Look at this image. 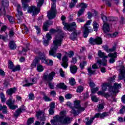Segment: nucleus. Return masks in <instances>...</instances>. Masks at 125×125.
<instances>
[{
    "mask_svg": "<svg viewBox=\"0 0 125 125\" xmlns=\"http://www.w3.org/2000/svg\"><path fill=\"white\" fill-rule=\"evenodd\" d=\"M16 90V88H10L7 90L6 93L8 95H12L13 93H15Z\"/></svg>",
    "mask_w": 125,
    "mask_h": 125,
    "instance_id": "28",
    "label": "nucleus"
},
{
    "mask_svg": "<svg viewBox=\"0 0 125 125\" xmlns=\"http://www.w3.org/2000/svg\"><path fill=\"white\" fill-rule=\"evenodd\" d=\"M29 98L30 100H34L35 99V96L33 94H30L29 95Z\"/></svg>",
    "mask_w": 125,
    "mask_h": 125,
    "instance_id": "57",
    "label": "nucleus"
},
{
    "mask_svg": "<svg viewBox=\"0 0 125 125\" xmlns=\"http://www.w3.org/2000/svg\"><path fill=\"white\" fill-rule=\"evenodd\" d=\"M57 87H58V88H62V89H66V88H67V86L64 83H59L57 84Z\"/></svg>",
    "mask_w": 125,
    "mask_h": 125,
    "instance_id": "34",
    "label": "nucleus"
},
{
    "mask_svg": "<svg viewBox=\"0 0 125 125\" xmlns=\"http://www.w3.org/2000/svg\"><path fill=\"white\" fill-rule=\"evenodd\" d=\"M98 87H96L95 88H92L91 89L92 93H96V91H98L99 90Z\"/></svg>",
    "mask_w": 125,
    "mask_h": 125,
    "instance_id": "52",
    "label": "nucleus"
},
{
    "mask_svg": "<svg viewBox=\"0 0 125 125\" xmlns=\"http://www.w3.org/2000/svg\"><path fill=\"white\" fill-rule=\"evenodd\" d=\"M76 7H81V9H85L87 7V4L84 2L78 4Z\"/></svg>",
    "mask_w": 125,
    "mask_h": 125,
    "instance_id": "30",
    "label": "nucleus"
},
{
    "mask_svg": "<svg viewBox=\"0 0 125 125\" xmlns=\"http://www.w3.org/2000/svg\"><path fill=\"white\" fill-rule=\"evenodd\" d=\"M108 57L110 58V59L109 61V63H113L115 61H116V58H117V52L114 53H109L108 55Z\"/></svg>",
    "mask_w": 125,
    "mask_h": 125,
    "instance_id": "21",
    "label": "nucleus"
},
{
    "mask_svg": "<svg viewBox=\"0 0 125 125\" xmlns=\"http://www.w3.org/2000/svg\"><path fill=\"white\" fill-rule=\"evenodd\" d=\"M108 116V113L106 112L103 113L102 114H100V113H98L96 114L94 117H92L89 120V117H87L85 120V122L86 123V125H90L92 124L93 120L95 118H100V119H104L105 117H107Z\"/></svg>",
    "mask_w": 125,
    "mask_h": 125,
    "instance_id": "8",
    "label": "nucleus"
},
{
    "mask_svg": "<svg viewBox=\"0 0 125 125\" xmlns=\"http://www.w3.org/2000/svg\"><path fill=\"white\" fill-rule=\"evenodd\" d=\"M104 109V104H100L98 105V111H101Z\"/></svg>",
    "mask_w": 125,
    "mask_h": 125,
    "instance_id": "43",
    "label": "nucleus"
},
{
    "mask_svg": "<svg viewBox=\"0 0 125 125\" xmlns=\"http://www.w3.org/2000/svg\"><path fill=\"white\" fill-rule=\"evenodd\" d=\"M93 27L94 31L97 32L98 28H99V24L96 21H94L93 22Z\"/></svg>",
    "mask_w": 125,
    "mask_h": 125,
    "instance_id": "29",
    "label": "nucleus"
},
{
    "mask_svg": "<svg viewBox=\"0 0 125 125\" xmlns=\"http://www.w3.org/2000/svg\"><path fill=\"white\" fill-rule=\"evenodd\" d=\"M83 90V87L79 86L77 89V92H82Z\"/></svg>",
    "mask_w": 125,
    "mask_h": 125,
    "instance_id": "48",
    "label": "nucleus"
},
{
    "mask_svg": "<svg viewBox=\"0 0 125 125\" xmlns=\"http://www.w3.org/2000/svg\"><path fill=\"white\" fill-rule=\"evenodd\" d=\"M121 87V84L117 83H114V86L110 87L109 88V91H112L113 93H116L118 91V88Z\"/></svg>",
    "mask_w": 125,
    "mask_h": 125,
    "instance_id": "22",
    "label": "nucleus"
},
{
    "mask_svg": "<svg viewBox=\"0 0 125 125\" xmlns=\"http://www.w3.org/2000/svg\"><path fill=\"white\" fill-rule=\"evenodd\" d=\"M46 39H44V37H43V44L45 46H47L49 44V41L51 40V35L49 33H47L45 36Z\"/></svg>",
    "mask_w": 125,
    "mask_h": 125,
    "instance_id": "20",
    "label": "nucleus"
},
{
    "mask_svg": "<svg viewBox=\"0 0 125 125\" xmlns=\"http://www.w3.org/2000/svg\"><path fill=\"white\" fill-rule=\"evenodd\" d=\"M108 86H109V84L108 83H104L103 85H102V89L103 91H106Z\"/></svg>",
    "mask_w": 125,
    "mask_h": 125,
    "instance_id": "39",
    "label": "nucleus"
},
{
    "mask_svg": "<svg viewBox=\"0 0 125 125\" xmlns=\"http://www.w3.org/2000/svg\"><path fill=\"white\" fill-rule=\"evenodd\" d=\"M7 18H8L10 23L13 24L14 23V18L13 17L10 16H7Z\"/></svg>",
    "mask_w": 125,
    "mask_h": 125,
    "instance_id": "40",
    "label": "nucleus"
},
{
    "mask_svg": "<svg viewBox=\"0 0 125 125\" xmlns=\"http://www.w3.org/2000/svg\"><path fill=\"white\" fill-rule=\"evenodd\" d=\"M22 28H23L24 29L25 32H26V34H27V33H28V28L27 27V26H26V25L23 24V25H22Z\"/></svg>",
    "mask_w": 125,
    "mask_h": 125,
    "instance_id": "63",
    "label": "nucleus"
},
{
    "mask_svg": "<svg viewBox=\"0 0 125 125\" xmlns=\"http://www.w3.org/2000/svg\"><path fill=\"white\" fill-rule=\"evenodd\" d=\"M51 9L47 13L48 19H53L56 16V0H51Z\"/></svg>",
    "mask_w": 125,
    "mask_h": 125,
    "instance_id": "7",
    "label": "nucleus"
},
{
    "mask_svg": "<svg viewBox=\"0 0 125 125\" xmlns=\"http://www.w3.org/2000/svg\"><path fill=\"white\" fill-rule=\"evenodd\" d=\"M85 66H86V62H83L80 63V68L81 69H83Z\"/></svg>",
    "mask_w": 125,
    "mask_h": 125,
    "instance_id": "47",
    "label": "nucleus"
},
{
    "mask_svg": "<svg viewBox=\"0 0 125 125\" xmlns=\"http://www.w3.org/2000/svg\"><path fill=\"white\" fill-rule=\"evenodd\" d=\"M44 70V67L41 65V64H38L37 65V71L38 72H42Z\"/></svg>",
    "mask_w": 125,
    "mask_h": 125,
    "instance_id": "36",
    "label": "nucleus"
},
{
    "mask_svg": "<svg viewBox=\"0 0 125 125\" xmlns=\"http://www.w3.org/2000/svg\"><path fill=\"white\" fill-rule=\"evenodd\" d=\"M63 38V34H58L55 37V39L53 42V44L51 46L49 52V55L53 56V57H57L58 59H61L62 54L60 53L56 54V51L58 49V46H61Z\"/></svg>",
    "mask_w": 125,
    "mask_h": 125,
    "instance_id": "1",
    "label": "nucleus"
},
{
    "mask_svg": "<svg viewBox=\"0 0 125 125\" xmlns=\"http://www.w3.org/2000/svg\"><path fill=\"white\" fill-rule=\"evenodd\" d=\"M52 24V22L50 21H45L43 25V29L44 31H47V29L50 25Z\"/></svg>",
    "mask_w": 125,
    "mask_h": 125,
    "instance_id": "25",
    "label": "nucleus"
},
{
    "mask_svg": "<svg viewBox=\"0 0 125 125\" xmlns=\"http://www.w3.org/2000/svg\"><path fill=\"white\" fill-rule=\"evenodd\" d=\"M25 108L23 105L21 106L20 108H19L14 114L15 117H18L22 112L25 111Z\"/></svg>",
    "mask_w": 125,
    "mask_h": 125,
    "instance_id": "23",
    "label": "nucleus"
},
{
    "mask_svg": "<svg viewBox=\"0 0 125 125\" xmlns=\"http://www.w3.org/2000/svg\"><path fill=\"white\" fill-rule=\"evenodd\" d=\"M55 104L54 103H51L50 105V109H54L55 108Z\"/></svg>",
    "mask_w": 125,
    "mask_h": 125,
    "instance_id": "60",
    "label": "nucleus"
},
{
    "mask_svg": "<svg viewBox=\"0 0 125 125\" xmlns=\"http://www.w3.org/2000/svg\"><path fill=\"white\" fill-rule=\"evenodd\" d=\"M9 46L10 49H16V47H17L15 42H13V41L10 42V43L9 44Z\"/></svg>",
    "mask_w": 125,
    "mask_h": 125,
    "instance_id": "33",
    "label": "nucleus"
},
{
    "mask_svg": "<svg viewBox=\"0 0 125 125\" xmlns=\"http://www.w3.org/2000/svg\"><path fill=\"white\" fill-rule=\"evenodd\" d=\"M85 9H81L78 13V16L80 17L81 15H83L84 13Z\"/></svg>",
    "mask_w": 125,
    "mask_h": 125,
    "instance_id": "42",
    "label": "nucleus"
},
{
    "mask_svg": "<svg viewBox=\"0 0 125 125\" xmlns=\"http://www.w3.org/2000/svg\"><path fill=\"white\" fill-rule=\"evenodd\" d=\"M89 42L90 44L94 45V44H102V38L101 37H96V39L92 38H90Z\"/></svg>",
    "mask_w": 125,
    "mask_h": 125,
    "instance_id": "15",
    "label": "nucleus"
},
{
    "mask_svg": "<svg viewBox=\"0 0 125 125\" xmlns=\"http://www.w3.org/2000/svg\"><path fill=\"white\" fill-rule=\"evenodd\" d=\"M78 2V0H72L70 4V8H73L76 5V3Z\"/></svg>",
    "mask_w": 125,
    "mask_h": 125,
    "instance_id": "38",
    "label": "nucleus"
},
{
    "mask_svg": "<svg viewBox=\"0 0 125 125\" xmlns=\"http://www.w3.org/2000/svg\"><path fill=\"white\" fill-rule=\"evenodd\" d=\"M40 60H41L42 63L48 65L49 66H52L53 65V61L51 60H48L45 57V55L41 52L39 53V57L36 58L35 60L33 61L32 64H31L33 67H36L37 64L40 62Z\"/></svg>",
    "mask_w": 125,
    "mask_h": 125,
    "instance_id": "4",
    "label": "nucleus"
},
{
    "mask_svg": "<svg viewBox=\"0 0 125 125\" xmlns=\"http://www.w3.org/2000/svg\"><path fill=\"white\" fill-rule=\"evenodd\" d=\"M77 21L78 23H82L83 22H84V19H83V18H81L77 19Z\"/></svg>",
    "mask_w": 125,
    "mask_h": 125,
    "instance_id": "50",
    "label": "nucleus"
},
{
    "mask_svg": "<svg viewBox=\"0 0 125 125\" xmlns=\"http://www.w3.org/2000/svg\"><path fill=\"white\" fill-rule=\"evenodd\" d=\"M60 73L61 77H62V78H64L65 75L64 74V71H63V69L62 68L60 69Z\"/></svg>",
    "mask_w": 125,
    "mask_h": 125,
    "instance_id": "53",
    "label": "nucleus"
},
{
    "mask_svg": "<svg viewBox=\"0 0 125 125\" xmlns=\"http://www.w3.org/2000/svg\"><path fill=\"white\" fill-rule=\"evenodd\" d=\"M6 30V27L5 26V25L3 26L1 28V30L0 31V32L1 33H2V32H4V31H5Z\"/></svg>",
    "mask_w": 125,
    "mask_h": 125,
    "instance_id": "61",
    "label": "nucleus"
},
{
    "mask_svg": "<svg viewBox=\"0 0 125 125\" xmlns=\"http://www.w3.org/2000/svg\"><path fill=\"white\" fill-rule=\"evenodd\" d=\"M8 68L9 69H12V68H13V63H12V62L9 61Z\"/></svg>",
    "mask_w": 125,
    "mask_h": 125,
    "instance_id": "55",
    "label": "nucleus"
},
{
    "mask_svg": "<svg viewBox=\"0 0 125 125\" xmlns=\"http://www.w3.org/2000/svg\"><path fill=\"white\" fill-rule=\"evenodd\" d=\"M8 5H9V4L7 0H2L1 3L0 4V15L5 16V9L7 8Z\"/></svg>",
    "mask_w": 125,
    "mask_h": 125,
    "instance_id": "11",
    "label": "nucleus"
},
{
    "mask_svg": "<svg viewBox=\"0 0 125 125\" xmlns=\"http://www.w3.org/2000/svg\"><path fill=\"white\" fill-rule=\"evenodd\" d=\"M0 97L1 98V102H5V98L4 97V94L3 93H0Z\"/></svg>",
    "mask_w": 125,
    "mask_h": 125,
    "instance_id": "44",
    "label": "nucleus"
},
{
    "mask_svg": "<svg viewBox=\"0 0 125 125\" xmlns=\"http://www.w3.org/2000/svg\"><path fill=\"white\" fill-rule=\"evenodd\" d=\"M102 19L104 22V25L103 26V29L104 33H108L111 31L110 29V26H109V24L106 23L108 20L107 19V17L106 16L103 15V14L101 15Z\"/></svg>",
    "mask_w": 125,
    "mask_h": 125,
    "instance_id": "13",
    "label": "nucleus"
},
{
    "mask_svg": "<svg viewBox=\"0 0 125 125\" xmlns=\"http://www.w3.org/2000/svg\"><path fill=\"white\" fill-rule=\"evenodd\" d=\"M125 112V106H124L120 110V114H124Z\"/></svg>",
    "mask_w": 125,
    "mask_h": 125,
    "instance_id": "58",
    "label": "nucleus"
},
{
    "mask_svg": "<svg viewBox=\"0 0 125 125\" xmlns=\"http://www.w3.org/2000/svg\"><path fill=\"white\" fill-rule=\"evenodd\" d=\"M43 98H44V100H45V101H51V99H50L47 96H44Z\"/></svg>",
    "mask_w": 125,
    "mask_h": 125,
    "instance_id": "59",
    "label": "nucleus"
},
{
    "mask_svg": "<svg viewBox=\"0 0 125 125\" xmlns=\"http://www.w3.org/2000/svg\"><path fill=\"white\" fill-rule=\"evenodd\" d=\"M55 75L56 73L54 72H52L48 75L44 74L43 79L44 81H46V82H50V81H52V80H53V77H55Z\"/></svg>",
    "mask_w": 125,
    "mask_h": 125,
    "instance_id": "17",
    "label": "nucleus"
},
{
    "mask_svg": "<svg viewBox=\"0 0 125 125\" xmlns=\"http://www.w3.org/2000/svg\"><path fill=\"white\" fill-rule=\"evenodd\" d=\"M80 103V101H75L74 102V107H72V104L70 102L67 103V106H69L70 108H72L71 112L72 114H73L74 116L79 115L80 113H82V112H83V111L85 110V107H81Z\"/></svg>",
    "mask_w": 125,
    "mask_h": 125,
    "instance_id": "5",
    "label": "nucleus"
},
{
    "mask_svg": "<svg viewBox=\"0 0 125 125\" xmlns=\"http://www.w3.org/2000/svg\"><path fill=\"white\" fill-rule=\"evenodd\" d=\"M35 28L37 31V34L39 35V34H40L41 33V28L38 26H35Z\"/></svg>",
    "mask_w": 125,
    "mask_h": 125,
    "instance_id": "51",
    "label": "nucleus"
},
{
    "mask_svg": "<svg viewBox=\"0 0 125 125\" xmlns=\"http://www.w3.org/2000/svg\"><path fill=\"white\" fill-rule=\"evenodd\" d=\"M35 122V119L34 118H30L27 121V125H30L33 124Z\"/></svg>",
    "mask_w": 125,
    "mask_h": 125,
    "instance_id": "46",
    "label": "nucleus"
},
{
    "mask_svg": "<svg viewBox=\"0 0 125 125\" xmlns=\"http://www.w3.org/2000/svg\"><path fill=\"white\" fill-rule=\"evenodd\" d=\"M20 65H18L13 69V72H16V71H20Z\"/></svg>",
    "mask_w": 125,
    "mask_h": 125,
    "instance_id": "49",
    "label": "nucleus"
},
{
    "mask_svg": "<svg viewBox=\"0 0 125 125\" xmlns=\"http://www.w3.org/2000/svg\"><path fill=\"white\" fill-rule=\"evenodd\" d=\"M0 111H2L3 114H6L7 113V107L5 105L2 106L1 104H0Z\"/></svg>",
    "mask_w": 125,
    "mask_h": 125,
    "instance_id": "31",
    "label": "nucleus"
},
{
    "mask_svg": "<svg viewBox=\"0 0 125 125\" xmlns=\"http://www.w3.org/2000/svg\"><path fill=\"white\" fill-rule=\"evenodd\" d=\"M70 70L71 74H76L78 71V67L76 65H71Z\"/></svg>",
    "mask_w": 125,
    "mask_h": 125,
    "instance_id": "26",
    "label": "nucleus"
},
{
    "mask_svg": "<svg viewBox=\"0 0 125 125\" xmlns=\"http://www.w3.org/2000/svg\"><path fill=\"white\" fill-rule=\"evenodd\" d=\"M37 81H38V79L37 77H34L32 79H30L29 80L25 79L23 81V84L22 86H31V85H33V84H35V83H37Z\"/></svg>",
    "mask_w": 125,
    "mask_h": 125,
    "instance_id": "14",
    "label": "nucleus"
},
{
    "mask_svg": "<svg viewBox=\"0 0 125 125\" xmlns=\"http://www.w3.org/2000/svg\"><path fill=\"white\" fill-rule=\"evenodd\" d=\"M74 56V52L73 51H70L68 53L65 52L64 56L62 59V65L64 69H66L68 67V61H69V59H68V57H72Z\"/></svg>",
    "mask_w": 125,
    "mask_h": 125,
    "instance_id": "9",
    "label": "nucleus"
},
{
    "mask_svg": "<svg viewBox=\"0 0 125 125\" xmlns=\"http://www.w3.org/2000/svg\"><path fill=\"white\" fill-rule=\"evenodd\" d=\"M49 115H52L53 114H54V110L52 108H50L49 109Z\"/></svg>",
    "mask_w": 125,
    "mask_h": 125,
    "instance_id": "62",
    "label": "nucleus"
},
{
    "mask_svg": "<svg viewBox=\"0 0 125 125\" xmlns=\"http://www.w3.org/2000/svg\"><path fill=\"white\" fill-rule=\"evenodd\" d=\"M116 79V76H114L112 78H110L109 79V82L110 83H114L115 82V80Z\"/></svg>",
    "mask_w": 125,
    "mask_h": 125,
    "instance_id": "56",
    "label": "nucleus"
},
{
    "mask_svg": "<svg viewBox=\"0 0 125 125\" xmlns=\"http://www.w3.org/2000/svg\"><path fill=\"white\" fill-rule=\"evenodd\" d=\"M122 102L125 104V95H124L122 97Z\"/></svg>",
    "mask_w": 125,
    "mask_h": 125,
    "instance_id": "64",
    "label": "nucleus"
},
{
    "mask_svg": "<svg viewBox=\"0 0 125 125\" xmlns=\"http://www.w3.org/2000/svg\"><path fill=\"white\" fill-rule=\"evenodd\" d=\"M14 103H15V100H12V98H10L8 101H6V104L9 107L10 109L12 110H14L18 107L17 105H15Z\"/></svg>",
    "mask_w": 125,
    "mask_h": 125,
    "instance_id": "16",
    "label": "nucleus"
},
{
    "mask_svg": "<svg viewBox=\"0 0 125 125\" xmlns=\"http://www.w3.org/2000/svg\"><path fill=\"white\" fill-rule=\"evenodd\" d=\"M21 1L22 3V8L24 11H26L27 10V9L28 8V6L29 5H28L27 2H30V0H21Z\"/></svg>",
    "mask_w": 125,
    "mask_h": 125,
    "instance_id": "24",
    "label": "nucleus"
},
{
    "mask_svg": "<svg viewBox=\"0 0 125 125\" xmlns=\"http://www.w3.org/2000/svg\"><path fill=\"white\" fill-rule=\"evenodd\" d=\"M60 116L56 115L51 120L52 125H68L71 122V118L66 116V111H62L60 113Z\"/></svg>",
    "mask_w": 125,
    "mask_h": 125,
    "instance_id": "3",
    "label": "nucleus"
},
{
    "mask_svg": "<svg viewBox=\"0 0 125 125\" xmlns=\"http://www.w3.org/2000/svg\"><path fill=\"white\" fill-rule=\"evenodd\" d=\"M91 98L93 102H98V98L95 95H91Z\"/></svg>",
    "mask_w": 125,
    "mask_h": 125,
    "instance_id": "41",
    "label": "nucleus"
},
{
    "mask_svg": "<svg viewBox=\"0 0 125 125\" xmlns=\"http://www.w3.org/2000/svg\"><path fill=\"white\" fill-rule=\"evenodd\" d=\"M62 24L64 26L63 29L65 31H69V32H71V31H73V30H75V29L77 28V24L75 22L69 24L65 21H63Z\"/></svg>",
    "mask_w": 125,
    "mask_h": 125,
    "instance_id": "12",
    "label": "nucleus"
},
{
    "mask_svg": "<svg viewBox=\"0 0 125 125\" xmlns=\"http://www.w3.org/2000/svg\"><path fill=\"white\" fill-rule=\"evenodd\" d=\"M79 34H81V32L78 33L75 32L71 35L70 38L73 40H75L77 38V35H79Z\"/></svg>",
    "mask_w": 125,
    "mask_h": 125,
    "instance_id": "35",
    "label": "nucleus"
},
{
    "mask_svg": "<svg viewBox=\"0 0 125 125\" xmlns=\"http://www.w3.org/2000/svg\"><path fill=\"white\" fill-rule=\"evenodd\" d=\"M65 97L66 99H71V98H72V94H67L65 95Z\"/></svg>",
    "mask_w": 125,
    "mask_h": 125,
    "instance_id": "54",
    "label": "nucleus"
},
{
    "mask_svg": "<svg viewBox=\"0 0 125 125\" xmlns=\"http://www.w3.org/2000/svg\"><path fill=\"white\" fill-rule=\"evenodd\" d=\"M37 7H36V6H32L29 7L27 9V12L28 13H31L33 16H35V15L39 14V13L40 11H41V9L40 7L42 5L44 0H37Z\"/></svg>",
    "mask_w": 125,
    "mask_h": 125,
    "instance_id": "6",
    "label": "nucleus"
},
{
    "mask_svg": "<svg viewBox=\"0 0 125 125\" xmlns=\"http://www.w3.org/2000/svg\"><path fill=\"white\" fill-rule=\"evenodd\" d=\"M17 11L18 13V15H16V16L18 18V22L21 23V22H22V20L20 19V15H22L23 13L22 12V8L19 4L17 5Z\"/></svg>",
    "mask_w": 125,
    "mask_h": 125,
    "instance_id": "18",
    "label": "nucleus"
},
{
    "mask_svg": "<svg viewBox=\"0 0 125 125\" xmlns=\"http://www.w3.org/2000/svg\"><path fill=\"white\" fill-rule=\"evenodd\" d=\"M98 55L101 58H103L102 61L100 60H98L97 62L96 63L94 64L91 67H88L87 68V71L88 72V75L89 76H91V75H93L94 73H95V69H98V68H100L101 65L106 66L107 65V58H108V56L105 55V53L101 51V50H99L98 52Z\"/></svg>",
    "mask_w": 125,
    "mask_h": 125,
    "instance_id": "2",
    "label": "nucleus"
},
{
    "mask_svg": "<svg viewBox=\"0 0 125 125\" xmlns=\"http://www.w3.org/2000/svg\"><path fill=\"white\" fill-rule=\"evenodd\" d=\"M36 117L38 120L40 121H45V116H44V112L42 111L39 110L37 112Z\"/></svg>",
    "mask_w": 125,
    "mask_h": 125,
    "instance_id": "19",
    "label": "nucleus"
},
{
    "mask_svg": "<svg viewBox=\"0 0 125 125\" xmlns=\"http://www.w3.org/2000/svg\"><path fill=\"white\" fill-rule=\"evenodd\" d=\"M57 31L55 29H52L50 30V33H48V34H50L51 35V34H53V33H56V32H59L60 33H62V27L59 26L57 28Z\"/></svg>",
    "mask_w": 125,
    "mask_h": 125,
    "instance_id": "27",
    "label": "nucleus"
},
{
    "mask_svg": "<svg viewBox=\"0 0 125 125\" xmlns=\"http://www.w3.org/2000/svg\"><path fill=\"white\" fill-rule=\"evenodd\" d=\"M92 20H89L86 22V24H84L83 27V36L84 38H87V36H88V34L89 33H91V32H93V30L91 29V27L89 26V25H90L91 24Z\"/></svg>",
    "mask_w": 125,
    "mask_h": 125,
    "instance_id": "10",
    "label": "nucleus"
},
{
    "mask_svg": "<svg viewBox=\"0 0 125 125\" xmlns=\"http://www.w3.org/2000/svg\"><path fill=\"white\" fill-rule=\"evenodd\" d=\"M69 83L71 85H74V84H76V81L75 80V79L71 78L69 79Z\"/></svg>",
    "mask_w": 125,
    "mask_h": 125,
    "instance_id": "45",
    "label": "nucleus"
},
{
    "mask_svg": "<svg viewBox=\"0 0 125 125\" xmlns=\"http://www.w3.org/2000/svg\"><path fill=\"white\" fill-rule=\"evenodd\" d=\"M94 13H90V12H88V19H90L92 16H94L96 15V11L95 10H93Z\"/></svg>",
    "mask_w": 125,
    "mask_h": 125,
    "instance_id": "37",
    "label": "nucleus"
},
{
    "mask_svg": "<svg viewBox=\"0 0 125 125\" xmlns=\"http://www.w3.org/2000/svg\"><path fill=\"white\" fill-rule=\"evenodd\" d=\"M116 46H114L112 48H111V49H109L108 47H104V50H105L106 52H107L108 53L110 52H113L114 51H116Z\"/></svg>",
    "mask_w": 125,
    "mask_h": 125,
    "instance_id": "32",
    "label": "nucleus"
}]
</instances>
